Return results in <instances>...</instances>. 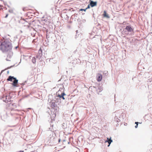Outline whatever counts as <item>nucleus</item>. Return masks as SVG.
Here are the masks:
<instances>
[{
    "mask_svg": "<svg viewBox=\"0 0 152 152\" xmlns=\"http://www.w3.org/2000/svg\"><path fill=\"white\" fill-rule=\"evenodd\" d=\"M12 48V44L8 40H5L2 42L1 44V50L3 52L11 51Z\"/></svg>",
    "mask_w": 152,
    "mask_h": 152,
    "instance_id": "f257e3e1",
    "label": "nucleus"
},
{
    "mask_svg": "<svg viewBox=\"0 0 152 152\" xmlns=\"http://www.w3.org/2000/svg\"><path fill=\"white\" fill-rule=\"evenodd\" d=\"M7 81H10L13 82L12 83V85L14 86H17L18 80L16 78L13 76H9L7 79Z\"/></svg>",
    "mask_w": 152,
    "mask_h": 152,
    "instance_id": "f03ea898",
    "label": "nucleus"
},
{
    "mask_svg": "<svg viewBox=\"0 0 152 152\" xmlns=\"http://www.w3.org/2000/svg\"><path fill=\"white\" fill-rule=\"evenodd\" d=\"M8 53L7 54V58L6 60L8 61H10V59L12 58V56L13 55V53L11 51H8Z\"/></svg>",
    "mask_w": 152,
    "mask_h": 152,
    "instance_id": "7ed1b4c3",
    "label": "nucleus"
},
{
    "mask_svg": "<svg viewBox=\"0 0 152 152\" xmlns=\"http://www.w3.org/2000/svg\"><path fill=\"white\" fill-rule=\"evenodd\" d=\"M125 29L129 32H131L133 31V29L131 27V26H127L126 27Z\"/></svg>",
    "mask_w": 152,
    "mask_h": 152,
    "instance_id": "20e7f679",
    "label": "nucleus"
},
{
    "mask_svg": "<svg viewBox=\"0 0 152 152\" xmlns=\"http://www.w3.org/2000/svg\"><path fill=\"white\" fill-rule=\"evenodd\" d=\"M90 5L92 7H93L94 6H96V2H94L92 1H91Z\"/></svg>",
    "mask_w": 152,
    "mask_h": 152,
    "instance_id": "39448f33",
    "label": "nucleus"
},
{
    "mask_svg": "<svg viewBox=\"0 0 152 152\" xmlns=\"http://www.w3.org/2000/svg\"><path fill=\"white\" fill-rule=\"evenodd\" d=\"M102 78V75L99 74L97 75V80L98 81H101Z\"/></svg>",
    "mask_w": 152,
    "mask_h": 152,
    "instance_id": "423d86ee",
    "label": "nucleus"
},
{
    "mask_svg": "<svg viewBox=\"0 0 152 152\" xmlns=\"http://www.w3.org/2000/svg\"><path fill=\"white\" fill-rule=\"evenodd\" d=\"M113 142V140L111 139V138L110 137V139H109L108 138H107V140L106 141H105V142H108V143L109 144V145L108 146H109L110 144H111V143Z\"/></svg>",
    "mask_w": 152,
    "mask_h": 152,
    "instance_id": "0eeeda50",
    "label": "nucleus"
},
{
    "mask_svg": "<svg viewBox=\"0 0 152 152\" xmlns=\"http://www.w3.org/2000/svg\"><path fill=\"white\" fill-rule=\"evenodd\" d=\"M65 95L64 93H62L61 95H58V96L60 98H62L63 99H65L64 96Z\"/></svg>",
    "mask_w": 152,
    "mask_h": 152,
    "instance_id": "6e6552de",
    "label": "nucleus"
},
{
    "mask_svg": "<svg viewBox=\"0 0 152 152\" xmlns=\"http://www.w3.org/2000/svg\"><path fill=\"white\" fill-rule=\"evenodd\" d=\"M103 16L105 17H106L107 18H109V17L108 15H107L106 13V11H104V12Z\"/></svg>",
    "mask_w": 152,
    "mask_h": 152,
    "instance_id": "1a4fd4ad",
    "label": "nucleus"
},
{
    "mask_svg": "<svg viewBox=\"0 0 152 152\" xmlns=\"http://www.w3.org/2000/svg\"><path fill=\"white\" fill-rule=\"evenodd\" d=\"M30 9H28L27 7H24L23 8V10L24 11H27L28 10H30Z\"/></svg>",
    "mask_w": 152,
    "mask_h": 152,
    "instance_id": "9d476101",
    "label": "nucleus"
},
{
    "mask_svg": "<svg viewBox=\"0 0 152 152\" xmlns=\"http://www.w3.org/2000/svg\"><path fill=\"white\" fill-rule=\"evenodd\" d=\"M32 61L34 63H35L36 62V59H35V58H33V59H32Z\"/></svg>",
    "mask_w": 152,
    "mask_h": 152,
    "instance_id": "9b49d317",
    "label": "nucleus"
},
{
    "mask_svg": "<svg viewBox=\"0 0 152 152\" xmlns=\"http://www.w3.org/2000/svg\"><path fill=\"white\" fill-rule=\"evenodd\" d=\"M138 122H135V124H136V125L135 126V128H137V126L138 125Z\"/></svg>",
    "mask_w": 152,
    "mask_h": 152,
    "instance_id": "f8f14e48",
    "label": "nucleus"
},
{
    "mask_svg": "<svg viewBox=\"0 0 152 152\" xmlns=\"http://www.w3.org/2000/svg\"><path fill=\"white\" fill-rule=\"evenodd\" d=\"M80 11H86V9H80Z\"/></svg>",
    "mask_w": 152,
    "mask_h": 152,
    "instance_id": "ddd939ff",
    "label": "nucleus"
},
{
    "mask_svg": "<svg viewBox=\"0 0 152 152\" xmlns=\"http://www.w3.org/2000/svg\"><path fill=\"white\" fill-rule=\"evenodd\" d=\"M90 4H89V5H88V6L87 7L86 9V10L87 9H89V8H90Z\"/></svg>",
    "mask_w": 152,
    "mask_h": 152,
    "instance_id": "4468645a",
    "label": "nucleus"
},
{
    "mask_svg": "<svg viewBox=\"0 0 152 152\" xmlns=\"http://www.w3.org/2000/svg\"><path fill=\"white\" fill-rule=\"evenodd\" d=\"M2 5L0 4V10L2 9Z\"/></svg>",
    "mask_w": 152,
    "mask_h": 152,
    "instance_id": "2eb2a0df",
    "label": "nucleus"
},
{
    "mask_svg": "<svg viewBox=\"0 0 152 152\" xmlns=\"http://www.w3.org/2000/svg\"><path fill=\"white\" fill-rule=\"evenodd\" d=\"M8 14H7V15H6V16H5V18H7V16H8Z\"/></svg>",
    "mask_w": 152,
    "mask_h": 152,
    "instance_id": "dca6fc26",
    "label": "nucleus"
},
{
    "mask_svg": "<svg viewBox=\"0 0 152 152\" xmlns=\"http://www.w3.org/2000/svg\"><path fill=\"white\" fill-rule=\"evenodd\" d=\"M18 46H16V47H15V49H17L18 48Z\"/></svg>",
    "mask_w": 152,
    "mask_h": 152,
    "instance_id": "f3484780",
    "label": "nucleus"
},
{
    "mask_svg": "<svg viewBox=\"0 0 152 152\" xmlns=\"http://www.w3.org/2000/svg\"><path fill=\"white\" fill-rule=\"evenodd\" d=\"M8 102V100H7V101L6 100V101H5V102H7V103Z\"/></svg>",
    "mask_w": 152,
    "mask_h": 152,
    "instance_id": "a211bd4d",
    "label": "nucleus"
},
{
    "mask_svg": "<svg viewBox=\"0 0 152 152\" xmlns=\"http://www.w3.org/2000/svg\"><path fill=\"white\" fill-rule=\"evenodd\" d=\"M59 142H60V140H59Z\"/></svg>",
    "mask_w": 152,
    "mask_h": 152,
    "instance_id": "6ab92c4d",
    "label": "nucleus"
}]
</instances>
